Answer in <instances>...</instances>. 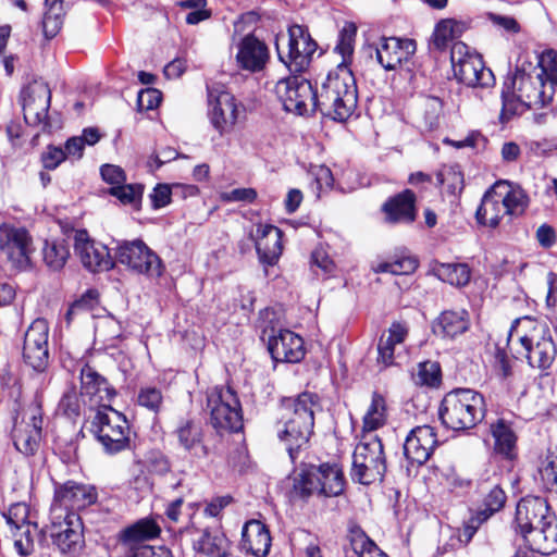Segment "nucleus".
<instances>
[{"mask_svg": "<svg viewBox=\"0 0 557 557\" xmlns=\"http://www.w3.org/2000/svg\"><path fill=\"white\" fill-rule=\"evenodd\" d=\"M469 313L465 309L445 310L432 323V332L443 338H455L469 330Z\"/></svg>", "mask_w": 557, "mask_h": 557, "instance_id": "obj_33", "label": "nucleus"}, {"mask_svg": "<svg viewBox=\"0 0 557 557\" xmlns=\"http://www.w3.org/2000/svg\"><path fill=\"white\" fill-rule=\"evenodd\" d=\"M494 369L503 380H507L512 375V360L506 350L498 345L494 354Z\"/></svg>", "mask_w": 557, "mask_h": 557, "instance_id": "obj_61", "label": "nucleus"}, {"mask_svg": "<svg viewBox=\"0 0 557 557\" xmlns=\"http://www.w3.org/2000/svg\"><path fill=\"white\" fill-rule=\"evenodd\" d=\"M59 410L70 419L81 414V403L75 391L72 389L63 394L59 401Z\"/></svg>", "mask_w": 557, "mask_h": 557, "instance_id": "obj_60", "label": "nucleus"}, {"mask_svg": "<svg viewBox=\"0 0 557 557\" xmlns=\"http://www.w3.org/2000/svg\"><path fill=\"white\" fill-rule=\"evenodd\" d=\"M488 433L493 438L492 456L512 463L518 459V435L513 423L504 418L488 422Z\"/></svg>", "mask_w": 557, "mask_h": 557, "instance_id": "obj_23", "label": "nucleus"}, {"mask_svg": "<svg viewBox=\"0 0 557 557\" xmlns=\"http://www.w3.org/2000/svg\"><path fill=\"white\" fill-rule=\"evenodd\" d=\"M438 445L435 429L431 425H420V449L424 450V461H426L434 448Z\"/></svg>", "mask_w": 557, "mask_h": 557, "instance_id": "obj_62", "label": "nucleus"}, {"mask_svg": "<svg viewBox=\"0 0 557 557\" xmlns=\"http://www.w3.org/2000/svg\"><path fill=\"white\" fill-rule=\"evenodd\" d=\"M97 499L98 492L92 485L72 480L62 484L57 483L50 512L55 513V518H62L61 515L70 512L78 513V511L94 505Z\"/></svg>", "mask_w": 557, "mask_h": 557, "instance_id": "obj_16", "label": "nucleus"}, {"mask_svg": "<svg viewBox=\"0 0 557 557\" xmlns=\"http://www.w3.org/2000/svg\"><path fill=\"white\" fill-rule=\"evenodd\" d=\"M418 426L412 428L408 435L406 436L405 443L403 445V455L405 457V462L401 463V468L406 470L408 476H417L418 475V437H417Z\"/></svg>", "mask_w": 557, "mask_h": 557, "instance_id": "obj_46", "label": "nucleus"}, {"mask_svg": "<svg viewBox=\"0 0 557 557\" xmlns=\"http://www.w3.org/2000/svg\"><path fill=\"white\" fill-rule=\"evenodd\" d=\"M348 539L352 550L359 557H388L359 525L349 529Z\"/></svg>", "mask_w": 557, "mask_h": 557, "instance_id": "obj_39", "label": "nucleus"}, {"mask_svg": "<svg viewBox=\"0 0 557 557\" xmlns=\"http://www.w3.org/2000/svg\"><path fill=\"white\" fill-rule=\"evenodd\" d=\"M545 70L525 59H519L512 73L504 79L500 98V120L508 122L531 108H542L553 100L554 90L544 79Z\"/></svg>", "mask_w": 557, "mask_h": 557, "instance_id": "obj_1", "label": "nucleus"}, {"mask_svg": "<svg viewBox=\"0 0 557 557\" xmlns=\"http://www.w3.org/2000/svg\"><path fill=\"white\" fill-rule=\"evenodd\" d=\"M164 397L161 388L152 385H145L138 389L136 404L158 416L163 408Z\"/></svg>", "mask_w": 557, "mask_h": 557, "instance_id": "obj_44", "label": "nucleus"}, {"mask_svg": "<svg viewBox=\"0 0 557 557\" xmlns=\"http://www.w3.org/2000/svg\"><path fill=\"white\" fill-rule=\"evenodd\" d=\"M251 236L255 240L260 263L263 265L276 264L283 250V232L281 228L272 224L260 223L256 226V232Z\"/></svg>", "mask_w": 557, "mask_h": 557, "instance_id": "obj_25", "label": "nucleus"}, {"mask_svg": "<svg viewBox=\"0 0 557 557\" xmlns=\"http://www.w3.org/2000/svg\"><path fill=\"white\" fill-rule=\"evenodd\" d=\"M418 269V260L411 257H401L391 262H381L376 265L377 273H392L394 275H407Z\"/></svg>", "mask_w": 557, "mask_h": 557, "instance_id": "obj_48", "label": "nucleus"}, {"mask_svg": "<svg viewBox=\"0 0 557 557\" xmlns=\"http://www.w3.org/2000/svg\"><path fill=\"white\" fill-rule=\"evenodd\" d=\"M275 91L281 99L285 111L298 115L318 111V91L311 83L300 76L293 75L282 78L275 86Z\"/></svg>", "mask_w": 557, "mask_h": 557, "instance_id": "obj_15", "label": "nucleus"}, {"mask_svg": "<svg viewBox=\"0 0 557 557\" xmlns=\"http://www.w3.org/2000/svg\"><path fill=\"white\" fill-rule=\"evenodd\" d=\"M174 433L180 446L193 457H208L209 448L203 442V430L197 421L191 418L181 419Z\"/></svg>", "mask_w": 557, "mask_h": 557, "instance_id": "obj_29", "label": "nucleus"}, {"mask_svg": "<svg viewBox=\"0 0 557 557\" xmlns=\"http://www.w3.org/2000/svg\"><path fill=\"white\" fill-rule=\"evenodd\" d=\"M517 336L525 350L529 364L540 370L549 369L557 357V345L549 329L545 325H535L528 317L516 319L509 330L508 341Z\"/></svg>", "mask_w": 557, "mask_h": 557, "instance_id": "obj_5", "label": "nucleus"}, {"mask_svg": "<svg viewBox=\"0 0 557 557\" xmlns=\"http://www.w3.org/2000/svg\"><path fill=\"white\" fill-rule=\"evenodd\" d=\"M100 175L107 184L111 185V187L122 186L126 182V174L119 165L103 164L100 168Z\"/></svg>", "mask_w": 557, "mask_h": 557, "instance_id": "obj_63", "label": "nucleus"}, {"mask_svg": "<svg viewBox=\"0 0 557 557\" xmlns=\"http://www.w3.org/2000/svg\"><path fill=\"white\" fill-rule=\"evenodd\" d=\"M457 28H459V24L455 21L442 20L435 26L432 45L438 50L446 49L448 44L456 37Z\"/></svg>", "mask_w": 557, "mask_h": 557, "instance_id": "obj_49", "label": "nucleus"}, {"mask_svg": "<svg viewBox=\"0 0 557 557\" xmlns=\"http://www.w3.org/2000/svg\"><path fill=\"white\" fill-rule=\"evenodd\" d=\"M259 327L261 330V339L269 341L272 335L276 336L281 326L277 312L274 309L265 308L259 312Z\"/></svg>", "mask_w": 557, "mask_h": 557, "instance_id": "obj_52", "label": "nucleus"}, {"mask_svg": "<svg viewBox=\"0 0 557 557\" xmlns=\"http://www.w3.org/2000/svg\"><path fill=\"white\" fill-rule=\"evenodd\" d=\"M506 502V494L498 485H494L487 495L483 499V508L480 510L487 515V517H492L494 513L499 511Z\"/></svg>", "mask_w": 557, "mask_h": 557, "instance_id": "obj_56", "label": "nucleus"}, {"mask_svg": "<svg viewBox=\"0 0 557 557\" xmlns=\"http://www.w3.org/2000/svg\"><path fill=\"white\" fill-rule=\"evenodd\" d=\"M33 239L28 231L10 223L0 224V251L14 268L25 269L30 263Z\"/></svg>", "mask_w": 557, "mask_h": 557, "instance_id": "obj_18", "label": "nucleus"}, {"mask_svg": "<svg viewBox=\"0 0 557 557\" xmlns=\"http://www.w3.org/2000/svg\"><path fill=\"white\" fill-rule=\"evenodd\" d=\"M456 79L468 87H488L495 78L493 72L487 69L479 53H472L468 62L460 64L454 72Z\"/></svg>", "mask_w": 557, "mask_h": 557, "instance_id": "obj_30", "label": "nucleus"}, {"mask_svg": "<svg viewBox=\"0 0 557 557\" xmlns=\"http://www.w3.org/2000/svg\"><path fill=\"white\" fill-rule=\"evenodd\" d=\"M386 472L383 444L377 435H363L352 454L350 476L354 482L370 485L381 482Z\"/></svg>", "mask_w": 557, "mask_h": 557, "instance_id": "obj_8", "label": "nucleus"}, {"mask_svg": "<svg viewBox=\"0 0 557 557\" xmlns=\"http://www.w3.org/2000/svg\"><path fill=\"white\" fill-rule=\"evenodd\" d=\"M160 532L161 529L153 519L145 518L125 528L120 539L123 546L129 547L146 544V541L158 537Z\"/></svg>", "mask_w": 557, "mask_h": 557, "instance_id": "obj_35", "label": "nucleus"}, {"mask_svg": "<svg viewBox=\"0 0 557 557\" xmlns=\"http://www.w3.org/2000/svg\"><path fill=\"white\" fill-rule=\"evenodd\" d=\"M209 119L215 131L224 135L233 129L238 119L235 97L226 90L208 88Z\"/></svg>", "mask_w": 557, "mask_h": 557, "instance_id": "obj_21", "label": "nucleus"}, {"mask_svg": "<svg viewBox=\"0 0 557 557\" xmlns=\"http://www.w3.org/2000/svg\"><path fill=\"white\" fill-rule=\"evenodd\" d=\"M548 516L556 515L550 510L546 498L528 495L517 504L515 517L516 532L524 539L531 530L548 521Z\"/></svg>", "mask_w": 557, "mask_h": 557, "instance_id": "obj_22", "label": "nucleus"}, {"mask_svg": "<svg viewBox=\"0 0 557 557\" xmlns=\"http://www.w3.org/2000/svg\"><path fill=\"white\" fill-rule=\"evenodd\" d=\"M44 412L41 399L34 400L22 409L21 419H14L11 438L15 449L26 457L35 456L42 441Z\"/></svg>", "mask_w": 557, "mask_h": 557, "instance_id": "obj_11", "label": "nucleus"}, {"mask_svg": "<svg viewBox=\"0 0 557 557\" xmlns=\"http://www.w3.org/2000/svg\"><path fill=\"white\" fill-rule=\"evenodd\" d=\"M236 62L250 73L262 71L270 58L268 46L255 35H246L237 46Z\"/></svg>", "mask_w": 557, "mask_h": 557, "instance_id": "obj_26", "label": "nucleus"}, {"mask_svg": "<svg viewBox=\"0 0 557 557\" xmlns=\"http://www.w3.org/2000/svg\"><path fill=\"white\" fill-rule=\"evenodd\" d=\"M358 89L347 64L329 73L318 91V111L335 122H346L356 111Z\"/></svg>", "mask_w": 557, "mask_h": 557, "instance_id": "obj_3", "label": "nucleus"}, {"mask_svg": "<svg viewBox=\"0 0 557 557\" xmlns=\"http://www.w3.org/2000/svg\"><path fill=\"white\" fill-rule=\"evenodd\" d=\"M540 472L547 487L557 493V446L548 449Z\"/></svg>", "mask_w": 557, "mask_h": 557, "instance_id": "obj_53", "label": "nucleus"}, {"mask_svg": "<svg viewBox=\"0 0 557 557\" xmlns=\"http://www.w3.org/2000/svg\"><path fill=\"white\" fill-rule=\"evenodd\" d=\"M485 412L484 396L471 388H454L448 392L437 409L442 424L454 431L474 428L484 419Z\"/></svg>", "mask_w": 557, "mask_h": 557, "instance_id": "obj_4", "label": "nucleus"}, {"mask_svg": "<svg viewBox=\"0 0 557 557\" xmlns=\"http://www.w3.org/2000/svg\"><path fill=\"white\" fill-rule=\"evenodd\" d=\"M534 65H540L545 70L544 79L547 82L548 87L556 92L557 89V52L548 51L539 58Z\"/></svg>", "mask_w": 557, "mask_h": 557, "instance_id": "obj_55", "label": "nucleus"}, {"mask_svg": "<svg viewBox=\"0 0 557 557\" xmlns=\"http://www.w3.org/2000/svg\"><path fill=\"white\" fill-rule=\"evenodd\" d=\"M498 188L499 185H493L481 199L475 211V220L481 226L495 228L499 225L502 218L507 214L503 205L502 191Z\"/></svg>", "mask_w": 557, "mask_h": 557, "instance_id": "obj_31", "label": "nucleus"}, {"mask_svg": "<svg viewBox=\"0 0 557 557\" xmlns=\"http://www.w3.org/2000/svg\"><path fill=\"white\" fill-rule=\"evenodd\" d=\"M66 160V153L63 148L54 145H48L40 156V161L46 170H55Z\"/></svg>", "mask_w": 557, "mask_h": 557, "instance_id": "obj_59", "label": "nucleus"}, {"mask_svg": "<svg viewBox=\"0 0 557 557\" xmlns=\"http://www.w3.org/2000/svg\"><path fill=\"white\" fill-rule=\"evenodd\" d=\"M193 547L197 553L208 557H226L230 541L219 528H206L193 541Z\"/></svg>", "mask_w": 557, "mask_h": 557, "instance_id": "obj_34", "label": "nucleus"}, {"mask_svg": "<svg viewBox=\"0 0 557 557\" xmlns=\"http://www.w3.org/2000/svg\"><path fill=\"white\" fill-rule=\"evenodd\" d=\"M530 550L541 555H550L557 552V517L548 516L540 527L531 530L523 539Z\"/></svg>", "mask_w": 557, "mask_h": 557, "instance_id": "obj_32", "label": "nucleus"}, {"mask_svg": "<svg viewBox=\"0 0 557 557\" xmlns=\"http://www.w3.org/2000/svg\"><path fill=\"white\" fill-rule=\"evenodd\" d=\"M98 410L90 421L89 431L108 455H115L131 448L132 429L126 417L114 410Z\"/></svg>", "mask_w": 557, "mask_h": 557, "instance_id": "obj_7", "label": "nucleus"}, {"mask_svg": "<svg viewBox=\"0 0 557 557\" xmlns=\"http://www.w3.org/2000/svg\"><path fill=\"white\" fill-rule=\"evenodd\" d=\"M161 92L156 88H146L138 94L137 106L140 111L156 109L161 102Z\"/></svg>", "mask_w": 557, "mask_h": 557, "instance_id": "obj_64", "label": "nucleus"}, {"mask_svg": "<svg viewBox=\"0 0 557 557\" xmlns=\"http://www.w3.org/2000/svg\"><path fill=\"white\" fill-rule=\"evenodd\" d=\"M51 91L47 84L36 83L29 86L23 97V115L29 126H40L42 132H51L48 117Z\"/></svg>", "mask_w": 557, "mask_h": 557, "instance_id": "obj_20", "label": "nucleus"}, {"mask_svg": "<svg viewBox=\"0 0 557 557\" xmlns=\"http://www.w3.org/2000/svg\"><path fill=\"white\" fill-rule=\"evenodd\" d=\"M416 195L405 189L388 197L382 205L384 221L388 224H409L416 220Z\"/></svg>", "mask_w": 557, "mask_h": 557, "instance_id": "obj_27", "label": "nucleus"}, {"mask_svg": "<svg viewBox=\"0 0 557 557\" xmlns=\"http://www.w3.org/2000/svg\"><path fill=\"white\" fill-rule=\"evenodd\" d=\"M268 350L275 362H300L305 357L304 339L289 330H278L267 342Z\"/></svg>", "mask_w": 557, "mask_h": 557, "instance_id": "obj_24", "label": "nucleus"}, {"mask_svg": "<svg viewBox=\"0 0 557 557\" xmlns=\"http://www.w3.org/2000/svg\"><path fill=\"white\" fill-rule=\"evenodd\" d=\"M42 253L45 263L53 271L61 270L70 257L69 246L64 240L46 242Z\"/></svg>", "mask_w": 557, "mask_h": 557, "instance_id": "obj_41", "label": "nucleus"}, {"mask_svg": "<svg viewBox=\"0 0 557 557\" xmlns=\"http://www.w3.org/2000/svg\"><path fill=\"white\" fill-rule=\"evenodd\" d=\"M345 484L343 468L336 462H324L304 469L295 480L294 487L302 497L313 493L334 497L344 492Z\"/></svg>", "mask_w": 557, "mask_h": 557, "instance_id": "obj_9", "label": "nucleus"}, {"mask_svg": "<svg viewBox=\"0 0 557 557\" xmlns=\"http://www.w3.org/2000/svg\"><path fill=\"white\" fill-rule=\"evenodd\" d=\"M125 557H173L164 546H151L148 544L126 547Z\"/></svg>", "mask_w": 557, "mask_h": 557, "instance_id": "obj_58", "label": "nucleus"}, {"mask_svg": "<svg viewBox=\"0 0 557 557\" xmlns=\"http://www.w3.org/2000/svg\"><path fill=\"white\" fill-rule=\"evenodd\" d=\"M14 541V548L20 556H29L35 549V539L41 535L37 523L29 522L23 527L10 530Z\"/></svg>", "mask_w": 557, "mask_h": 557, "instance_id": "obj_40", "label": "nucleus"}, {"mask_svg": "<svg viewBox=\"0 0 557 557\" xmlns=\"http://www.w3.org/2000/svg\"><path fill=\"white\" fill-rule=\"evenodd\" d=\"M61 517L55 518V513L50 512V523L41 529V536H48L61 554L76 556L85 546L82 519L75 512Z\"/></svg>", "mask_w": 557, "mask_h": 557, "instance_id": "obj_12", "label": "nucleus"}, {"mask_svg": "<svg viewBox=\"0 0 557 557\" xmlns=\"http://www.w3.org/2000/svg\"><path fill=\"white\" fill-rule=\"evenodd\" d=\"M79 376L81 387L85 394L94 396L104 392L109 400L116 396V391L109 384L108 380L89 364H85L81 369Z\"/></svg>", "mask_w": 557, "mask_h": 557, "instance_id": "obj_36", "label": "nucleus"}, {"mask_svg": "<svg viewBox=\"0 0 557 557\" xmlns=\"http://www.w3.org/2000/svg\"><path fill=\"white\" fill-rule=\"evenodd\" d=\"M74 252L89 272H104L114 267L109 248L91 239L86 230L74 231Z\"/></svg>", "mask_w": 557, "mask_h": 557, "instance_id": "obj_19", "label": "nucleus"}, {"mask_svg": "<svg viewBox=\"0 0 557 557\" xmlns=\"http://www.w3.org/2000/svg\"><path fill=\"white\" fill-rule=\"evenodd\" d=\"M3 518L10 530L29 523V507L25 503H15L3 512Z\"/></svg>", "mask_w": 557, "mask_h": 557, "instance_id": "obj_54", "label": "nucleus"}, {"mask_svg": "<svg viewBox=\"0 0 557 557\" xmlns=\"http://www.w3.org/2000/svg\"><path fill=\"white\" fill-rule=\"evenodd\" d=\"M23 360L34 371L45 373L49 367V325L36 319L26 330L23 342Z\"/></svg>", "mask_w": 557, "mask_h": 557, "instance_id": "obj_17", "label": "nucleus"}, {"mask_svg": "<svg viewBox=\"0 0 557 557\" xmlns=\"http://www.w3.org/2000/svg\"><path fill=\"white\" fill-rule=\"evenodd\" d=\"M443 382L442 367L438 361L420 362V386L438 388Z\"/></svg>", "mask_w": 557, "mask_h": 557, "instance_id": "obj_50", "label": "nucleus"}, {"mask_svg": "<svg viewBox=\"0 0 557 557\" xmlns=\"http://www.w3.org/2000/svg\"><path fill=\"white\" fill-rule=\"evenodd\" d=\"M98 302V293L94 289H88L84 293L79 299H76L66 312V320L70 323L73 315L82 312L91 310Z\"/></svg>", "mask_w": 557, "mask_h": 557, "instance_id": "obj_57", "label": "nucleus"}, {"mask_svg": "<svg viewBox=\"0 0 557 557\" xmlns=\"http://www.w3.org/2000/svg\"><path fill=\"white\" fill-rule=\"evenodd\" d=\"M437 185H446L450 195L460 194L465 187L463 173L458 164L443 166L436 174Z\"/></svg>", "mask_w": 557, "mask_h": 557, "instance_id": "obj_45", "label": "nucleus"}, {"mask_svg": "<svg viewBox=\"0 0 557 557\" xmlns=\"http://www.w3.org/2000/svg\"><path fill=\"white\" fill-rule=\"evenodd\" d=\"M387 421V407L385 398L377 392H373L371 404L363 416L362 431L372 433L385 425Z\"/></svg>", "mask_w": 557, "mask_h": 557, "instance_id": "obj_38", "label": "nucleus"}, {"mask_svg": "<svg viewBox=\"0 0 557 557\" xmlns=\"http://www.w3.org/2000/svg\"><path fill=\"white\" fill-rule=\"evenodd\" d=\"M64 15V8L54 5L51 9H46L42 18V30L47 39L55 37L61 30Z\"/></svg>", "mask_w": 557, "mask_h": 557, "instance_id": "obj_51", "label": "nucleus"}, {"mask_svg": "<svg viewBox=\"0 0 557 557\" xmlns=\"http://www.w3.org/2000/svg\"><path fill=\"white\" fill-rule=\"evenodd\" d=\"M318 45L311 38L306 26L294 24L288 27V44L282 49L276 42V50L280 61L293 74H299L307 70Z\"/></svg>", "mask_w": 557, "mask_h": 557, "instance_id": "obj_14", "label": "nucleus"}, {"mask_svg": "<svg viewBox=\"0 0 557 557\" xmlns=\"http://www.w3.org/2000/svg\"><path fill=\"white\" fill-rule=\"evenodd\" d=\"M272 537L268 527L259 520L247 521L242 530L240 549L255 557H264L271 548Z\"/></svg>", "mask_w": 557, "mask_h": 557, "instance_id": "obj_28", "label": "nucleus"}, {"mask_svg": "<svg viewBox=\"0 0 557 557\" xmlns=\"http://www.w3.org/2000/svg\"><path fill=\"white\" fill-rule=\"evenodd\" d=\"M357 36V25L354 22H345L338 32L337 42L334 51L342 55L343 61L339 64H347L351 59Z\"/></svg>", "mask_w": 557, "mask_h": 557, "instance_id": "obj_42", "label": "nucleus"}, {"mask_svg": "<svg viewBox=\"0 0 557 557\" xmlns=\"http://www.w3.org/2000/svg\"><path fill=\"white\" fill-rule=\"evenodd\" d=\"M432 272L441 281L453 286H466L470 282L471 271L465 263H435Z\"/></svg>", "mask_w": 557, "mask_h": 557, "instance_id": "obj_37", "label": "nucleus"}, {"mask_svg": "<svg viewBox=\"0 0 557 557\" xmlns=\"http://www.w3.org/2000/svg\"><path fill=\"white\" fill-rule=\"evenodd\" d=\"M209 422L218 434L243 430V410L236 392L231 387L214 386L207 391L206 409Z\"/></svg>", "mask_w": 557, "mask_h": 557, "instance_id": "obj_6", "label": "nucleus"}, {"mask_svg": "<svg viewBox=\"0 0 557 557\" xmlns=\"http://www.w3.org/2000/svg\"><path fill=\"white\" fill-rule=\"evenodd\" d=\"M417 44L413 39L397 37L382 38L376 47V60L385 70H395L399 66V76L407 81L410 90L416 92L417 64L413 59Z\"/></svg>", "mask_w": 557, "mask_h": 557, "instance_id": "obj_10", "label": "nucleus"}, {"mask_svg": "<svg viewBox=\"0 0 557 557\" xmlns=\"http://www.w3.org/2000/svg\"><path fill=\"white\" fill-rule=\"evenodd\" d=\"M108 193L109 195L119 199L121 203L125 206H131L134 209L138 210L140 209L141 206L144 185L138 183H124L122 186L110 187Z\"/></svg>", "mask_w": 557, "mask_h": 557, "instance_id": "obj_43", "label": "nucleus"}, {"mask_svg": "<svg viewBox=\"0 0 557 557\" xmlns=\"http://www.w3.org/2000/svg\"><path fill=\"white\" fill-rule=\"evenodd\" d=\"M115 259L128 270L151 280L159 278L164 271L161 258L141 239L119 243Z\"/></svg>", "mask_w": 557, "mask_h": 557, "instance_id": "obj_13", "label": "nucleus"}, {"mask_svg": "<svg viewBox=\"0 0 557 557\" xmlns=\"http://www.w3.org/2000/svg\"><path fill=\"white\" fill-rule=\"evenodd\" d=\"M321 409L320 397L311 392L281 399L278 425L282 428L277 430V436L284 442L293 462L299 451L307 447L313 433L314 414Z\"/></svg>", "mask_w": 557, "mask_h": 557, "instance_id": "obj_2", "label": "nucleus"}, {"mask_svg": "<svg viewBox=\"0 0 557 557\" xmlns=\"http://www.w3.org/2000/svg\"><path fill=\"white\" fill-rule=\"evenodd\" d=\"M503 205L509 215L522 214L528 207L529 198L521 188H510L502 193Z\"/></svg>", "mask_w": 557, "mask_h": 557, "instance_id": "obj_47", "label": "nucleus"}]
</instances>
